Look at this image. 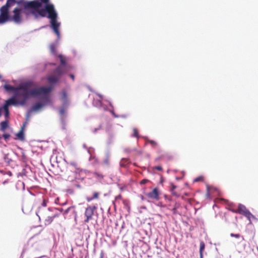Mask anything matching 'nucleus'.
<instances>
[{
    "mask_svg": "<svg viewBox=\"0 0 258 258\" xmlns=\"http://www.w3.org/2000/svg\"><path fill=\"white\" fill-rule=\"evenodd\" d=\"M49 0H34L32 1L24 2L23 6L25 10H31V13L38 18L46 17L50 19L51 27L58 37L60 33L58 28L60 23L57 22V14L55 10L54 6L52 4H48Z\"/></svg>",
    "mask_w": 258,
    "mask_h": 258,
    "instance_id": "obj_1",
    "label": "nucleus"
},
{
    "mask_svg": "<svg viewBox=\"0 0 258 258\" xmlns=\"http://www.w3.org/2000/svg\"><path fill=\"white\" fill-rule=\"evenodd\" d=\"M52 89L51 86L45 87H41L37 88L32 89L30 92H18L14 93V96L6 101L5 103L3 105L9 107L11 105H16L19 104L24 105L26 101L31 96H38L40 95H45L49 93Z\"/></svg>",
    "mask_w": 258,
    "mask_h": 258,
    "instance_id": "obj_2",
    "label": "nucleus"
},
{
    "mask_svg": "<svg viewBox=\"0 0 258 258\" xmlns=\"http://www.w3.org/2000/svg\"><path fill=\"white\" fill-rule=\"evenodd\" d=\"M36 85L33 81H29L27 82L21 83L19 85L18 87H14L13 86L6 85H5V88L8 91H14L15 93L18 92H30L32 88L35 87Z\"/></svg>",
    "mask_w": 258,
    "mask_h": 258,
    "instance_id": "obj_3",
    "label": "nucleus"
},
{
    "mask_svg": "<svg viewBox=\"0 0 258 258\" xmlns=\"http://www.w3.org/2000/svg\"><path fill=\"white\" fill-rule=\"evenodd\" d=\"M36 214L40 219L42 218L44 220L45 225L50 224L53 219L58 216V215L55 213L51 214L49 209L42 208H39Z\"/></svg>",
    "mask_w": 258,
    "mask_h": 258,
    "instance_id": "obj_4",
    "label": "nucleus"
},
{
    "mask_svg": "<svg viewBox=\"0 0 258 258\" xmlns=\"http://www.w3.org/2000/svg\"><path fill=\"white\" fill-rule=\"evenodd\" d=\"M232 211L244 215L250 222L251 219H255V217L246 209L245 206L239 204L237 210H232Z\"/></svg>",
    "mask_w": 258,
    "mask_h": 258,
    "instance_id": "obj_5",
    "label": "nucleus"
},
{
    "mask_svg": "<svg viewBox=\"0 0 258 258\" xmlns=\"http://www.w3.org/2000/svg\"><path fill=\"white\" fill-rule=\"evenodd\" d=\"M63 74L62 67H58L54 71V75L49 76L47 77L49 83L53 84L57 82L60 77Z\"/></svg>",
    "mask_w": 258,
    "mask_h": 258,
    "instance_id": "obj_6",
    "label": "nucleus"
},
{
    "mask_svg": "<svg viewBox=\"0 0 258 258\" xmlns=\"http://www.w3.org/2000/svg\"><path fill=\"white\" fill-rule=\"evenodd\" d=\"M97 209L95 206H88L85 210V216L86 219L84 220L85 223H88L89 221L92 219L94 215V211Z\"/></svg>",
    "mask_w": 258,
    "mask_h": 258,
    "instance_id": "obj_7",
    "label": "nucleus"
},
{
    "mask_svg": "<svg viewBox=\"0 0 258 258\" xmlns=\"http://www.w3.org/2000/svg\"><path fill=\"white\" fill-rule=\"evenodd\" d=\"M21 9L18 8L14 9L13 10L14 15L11 20L16 23H20L21 21Z\"/></svg>",
    "mask_w": 258,
    "mask_h": 258,
    "instance_id": "obj_8",
    "label": "nucleus"
},
{
    "mask_svg": "<svg viewBox=\"0 0 258 258\" xmlns=\"http://www.w3.org/2000/svg\"><path fill=\"white\" fill-rule=\"evenodd\" d=\"M148 198L155 200H159V191L157 188H154L151 192L146 194Z\"/></svg>",
    "mask_w": 258,
    "mask_h": 258,
    "instance_id": "obj_9",
    "label": "nucleus"
},
{
    "mask_svg": "<svg viewBox=\"0 0 258 258\" xmlns=\"http://www.w3.org/2000/svg\"><path fill=\"white\" fill-rule=\"evenodd\" d=\"M9 7L5 5H4L0 9L1 14L2 16L6 17L8 19H10L9 15Z\"/></svg>",
    "mask_w": 258,
    "mask_h": 258,
    "instance_id": "obj_10",
    "label": "nucleus"
},
{
    "mask_svg": "<svg viewBox=\"0 0 258 258\" xmlns=\"http://www.w3.org/2000/svg\"><path fill=\"white\" fill-rule=\"evenodd\" d=\"M96 95L98 96L100 99H94L93 101V104L96 107H100L102 106V102L101 99H102L103 96L98 93L96 94Z\"/></svg>",
    "mask_w": 258,
    "mask_h": 258,
    "instance_id": "obj_11",
    "label": "nucleus"
},
{
    "mask_svg": "<svg viewBox=\"0 0 258 258\" xmlns=\"http://www.w3.org/2000/svg\"><path fill=\"white\" fill-rule=\"evenodd\" d=\"M25 126V124H23V126H22L20 131L18 133H17L16 135L17 137L21 140H23L24 139V130Z\"/></svg>",
    "mask_w": 258,
    "mask_h": 258,
    "instance_id": "obj_12",
    "label": "nucleus"
},
{
    "mask_svg": "<svg viewBox=\"0 0 258 258\" xmlns=\"http://www.w3.org/2000/svg\"><path fill=\"white\" fill-rule=\"evenodd\" d=\"M99 193L97 191H95L93 192V196L91 197H87L86 201L88 202H90L93 201L94 199H98L99 198Z\"/></svg>",
    "mask_w": 258,
    "mask_h": 258,
    "instance_id": "obj_13",
    "label": "nucleus"
},
{
    "mask_svg": "<svg viewBox=\"0 0 258 258\" xmlns=\"http://www.w3.org/2000/svg\"><path fill=\"white\" fill-rule=\"evenodd\" d=\"M110 157L108 154H107L103 159L102 164L106 166H109L110 165Z\"/></svg>",
    "mask_w": 258,
    "mask_h": 258,
    "instance_id": "obj_14",
    "label": "nucleus"
},
{
    "mask_svg": "<svg viewBox=\"0 0 258 258\" xmlns=\"http://www.w3.org/2000/svg\"><path fill=\"white\" fill-rule=\"evenodd\" d=\"M17 3L18 4H20L22 2L21 1H18L16 2V0H7L6 4H5L6 6H8L9 8L13 6L15 3Z\"/></svg>",
    "mask_w": 258,
    "mask_h": 258,
    "instance_id": "obj_15",
    "label": "nucleus"
},
{
    "mask_svg": "<svg viewBox=\"0 0 258 258\" xmlns=\"http://www.w3.org/2000/svg\"><path fill=\"white\" fill-rule=\"evenodd\" d=\"M205 245L204 242L203 241L200 242V258H203V252L205 249Z\"/></svg>",
    "mask_w": 258,
    "mask_h": 258,
    "instance_id": "obj_16",
    "label": "nucleus"
},
{
    "mask_svg": "<svg viewBox=\"0 0 258 258\" xmlns=\"http://www.w3.org/2000/svg\"><path fill=\"white\" fill-rule=\"evenodd\" d=\"M0 130L5 131L8 127V121L7 120L2 121L0 124Z\"/></svg>",
    "mask_w": 258,
    "mask_h": 258,
    "instance_id": "obj_17",
    "label": "nucleus"
},
{
    "mask_svg": "<svg viewBox=\"0 0 258 258\" xmlns=\"http://www.w3.org/2000/svg\"><path fill=\"white\" fill-rule=\"evenodd\" d=\"M58 57H59V59H60V63H61V66L60 67H62V68H63V73H64V66H65L66 64V59H65V58L61 54H59L58 55Z\"/></svg>",
    "mask_w": 258,
    "mask_h": 258,
    "instance_id": "obj_18",
    "label": "nucleus"
},
{
    "mask_svg": "<svg viewBox=\"0 0 258 258\" xmlns=\"http://www.w3.org/2000/svg\"><path fill=\"white\" fill-rule=\"evenodd\" d=\"M42 106H43L42 104H41L40 103H36L33 106L32 108H33V110L36 111V110H38V109H40L41 108H42Z\"/></svg>",
    "mask_w": 258,
    "mask_h": 258,
    "instance_id": "obj_19",
    "label": "nucleus"
},
{
    "mask_svg": "<svg viewBox=\"0 0 258 258\" xmlns=\"http://www.w3.org/2000/svg\"><path fill=\"white\" fill-rule=\"evenodd\" d=\"M128 163V159L127 158H122L120 162V166L121 167H125L126 164Z\"/></svg>",
    "mask_w": 258,
    "mask_h": 258,
    "instance_id": "obj_20",
    "label": "nucleus"
},
{
    "mask_svg": "<svg viewBox=\"0 0 258 258\" xmlns=\"http://www.w3.org/2000/svg\"><path fill=\"white\" fill-rule=\"evenodd\" d=\"M176 188V186L175 185L172 184L171 185L170 190L172 192V195H173L174 196H175L176 197H179V195L177 194L176 191H175V189Z\"/></svg>",
    "mask_w": 258,
    "mask_h": 258,
    "instance_id": "obj_21",
    "label": "nucleus"
},
{
    "mask_svg": "<svg viewBox=\"0 0 258 258\" xmlns=\"http://www.w3.org/2000/svg\"><path fill=\"white\" fill-rule=\"evenodd\" d=\"M3 110L5 111V116L6 118H8L9 117V108L6 106H3Z\"/></svg>",
    "mask_w": 258,
    "mask_h": 258,
    "instance_id": "obj_22",
    "label": "nucleus"
},
{
    "mask_svg": "<svg viewBox=\"0 0 258 258\" xmlns=\"http://www.w3.org/2000/svg\"><path fill=\"white\" fill-rule=\"evenodd\" d=\"M76 174H77V173H76V171L73 172V175L69 176L68 177V180L69 181H73L76 178Z\"/></svg>",
    "mask_w": 258,
    "mask_h": 258,
    "instance_id": "obj_23",
    "label": "nucleus"
},
{
    "mask_svg": "<svg viewBox=\"0 0 258 258\" xmlns=\"http://www.w3.org/2000/svg\"><path fill=\"white\" fill-rule=\"evenodd\" d=\"M9 19L7 18L6 17L2 16L1 14H0V24H4Z\"/></svg>",
    "mask_w": 258,
    "mask_h": 258,
    "instance_id": "obj_24",
    "label": "nucleus"
},
{
    "mask_svg": "<svg viewBox=\"0 0 258 258\" xmlns=\"http://www.w3.org/2000/svg\"><path fill=\"white\" fill-rule=\"evenodd\" d=\"M147 142L150 144L153 147H156L158 145L157 143L154 140H148Z\"/></svg>",
    "mask_w": 258,
    "mask_h": 258,
    "instance_id": "obj_25",
    "label": "nucleus"
},
{
    "mask_svg": "<svg viewBox=\"0 0 258 258\" xmlns=\"http://www.w3.org/2000/svg\"><path fill=\"white\" fill-rule=\"evenodd\" d=\"M133 137L138 138H139V133L138 131L136 128H134L133 129V134L132 135Z\"/></svg>",
    "mask_w": 258,
    "mask_h": 258,
    "instance_id": "obj_26",
    "label": "nucleus"
},
{
    "mask_svg": "<svg viewBox=\"0 0 258 258\" xmlns=\"http://www.w3.org/2000/svg\"><path fill=\"white\" fill-rule=\"evenodd\" d=\"M50 50L52 53L55 54L56 52V47H55V45H54V44L50 45Z\"/></svg>",
    "mask_w": 258,
    "mask_h": 258,
    "instance_id": "obj_27",
    "label": "nucleus"
},
{
    "mask_svg": "<svg viewBox=\"0 0 258 258\" xmlns=\"http://www.w3.org/2000/svg\"><path fill=\"white\" fill-rule=\"evenodd\" d=\"M93 175L95 177H97V178H98L99 179H102L103 178V176L101 174H99V173L95 172V173H94Z\"/></svg>",
    "mask_w": 258,
    "mask_h": 258,
    "instance_id": "obj_28",
    "label": "nucleus"
},
{
    "mask_svg": "<svg viewBox=\"0 0 258 258\" xmlns=\"http://www.w3.org/2000/svg\"><path fill=\"white\" fill-rule=\"evenodd\" d=\"M47 202V201L45 199H43L42 206L44 208H43L42 209H45V207H46Z\"/></svg>",
    "mask_w": 258,
    "mask_h": 258,
    "instance_id": "obj_29",
    "label": "nucleus"
},
{
    "mask_svg": "<svg viewBox=\"0 0 258 258\" xmlns=\"http://www.w3.org/2000/svg\"><path fill=\"white\" fill-rule=\"evenodd\" d=\"M230 236L231 237H234L236 238H239L240 237V235L239 234H234V233H231Z\"/></svg>",
    "mask_w": 258,
    "mask_h": 258,
    "instance_id": "obj_30",
    "label": "nucleus"
},
{
    "mask_svg": "<svg viewBox=\"0 0 258 258\" xmlns=\"http://www.w3.org/2000/svg\"><path fill=\"white\" fill-rule=\"evenodd\" d=\"M3 137H4L5 140H7L10 137V135L9 134H4L3 135Z\"/></svg>",
    "mask_w": 258,
    "mask_h": 258,
    "instance_id": "obj_31",
    "label": "nucleus"
},
{
    "mask_svg": "<svg viewBox=\"0 0 258 258\" xmlns=\"http://www.w3.org/2000/svg\"><path fill=\"white\" fill-rule=\"evenodd\" d=\"M203 178L202 176L198 177L194 179V182H198L203 180Z\"/></svg>",
    "mask_w": 258,
    "mask_h": 258,
    "instance_id": "obj_32",
    "label": "nucleus"
},
{
    "mask_svg": "<svg viewBox=\"0 0 258 258\" xmlns=\"http://www.w3.org/2000/svg\"><path fill=\"white\" fill-rule=\"evenodd\" d=\"M149 181V180L146 179H144L141 181L140 184H145Z\"/></svg>",
    "mask_w": 258,
    "mask_h": 258,
    "instance_id": "obj_33",
    "label": "nucleus"
},
{
    "mask_svg": "<svg viewBox=\"0 0 258 258\" xmlns=\"http://www.w3.org/2000/svg\"><path fill=\"white\" fill-rule=\"evenodd\" d=\"M153 168L155 169H157V170H158L159 171H162V168L160 166H155V167H154Z\"/></svg>",
    "mask_w": 258,
    "mask_h": 258,
    "instance_id": "obj_34",
    "label": "nucleus"
},
{
    "mask_svg": "<svg viewBox=\"0 0 258 258\" xmlns=\"http://www.w3.org/2000/svg\"><path fill=\"white\" fill-rule=\"evenodd\" d=\"M172 211L173 212V214L174 215H176L177 213V209H176V207H174L172 209Z\"/></svg>",
    "mask_w": 258,
    "mask_h": 258,
    "instance_id": "obj_35",
    "label": "nucleus"
},
{
    "mask_svg": "<svg viewBox=\"0 0 258 258\" xmlns=\"http://www.w3.org/2000/svg\"><path fill=\"white\" fill-rule=\"evenodd\" d=\"M70 165L74 167H76L77 166V163L76 162H71Z\"/></svg>",
    "mask_w": 258,
    "mask_h": 258,
    "instance_id": "obj_36",
    "label": "nucleus"
},
{
    "mask_svg": "<svg viewBox=\"0 0 258 258\" xmlns=\"http://www.w3.org/2000/svg\"><path fill=\"white\" fill-rule=\"evenodd\" d=\"M62 95V97H63V99H66V97H67V93H66V92H63Z\"/></svg>",
    "mask_w": 258,
    "mask_h": 258,
    "instance_id": "obj_37",
    "label": "nucleus"
},
{
    "mask_svg": "<svg viewBox=\"0 0 258 258\" xmlns=\"http://www.w3.org/2000/svg\"><path fill=\"white\" fill-rule=\"evenodd\" d=\"M59 112L60 114L62 115L64 113V110L63 109H61V110H60Z\"/></svg>",
    "mask_w": 258,
    "mask_h": 258,
    "instance_id": "obj_38",
    "label": "nucleus"
},
{
    "mask_svg": "<svg viewBox=\"0 0 258 258\" xmlns=\"http://www.w3.org/2000/svg\"><path fill=\"white\" fill-rule=\"evenodd\" d=\"M70 210V208H68L67 210H66L64 211V213L63 214H67V213H68L69 211Z\"/></svg>",
    "mask_w": 258,
    "mask_h": 258,
    "instance_id": "obj_39",
    "label": "nucleus"
},
{
    "mask_svg": "<svg viewBox=\"0 0 258 258\" xmlns=\"http://www.w3.org/2000/svg\"><path fill=\"white\" fill-rule=\"evenodd\" d=\"M180 206V204H178V203H176L175 204V206H174V207H176V209H177V208H178Z\"/></svg>",
    "mask_w": 258,
    "mask_h": 258,
    "instance_id": "obj_40",
    "label": "nucleus"
},
{
    "mask_svg": "<svg viewBox=\"0 0 258 258\" xmlns=\"http://www.w3.org/2000/svg\"><path fill=\"white\" fill-rule=\"evenodd\" d=\"M3 111V106H2V107H0V117L2 115V113Z\"/></svg>",
    "mask_w": 258,
    "mask_h": 258,
    "instance_id": "obj_41",
    "label": "nucleus"
},
{
    "mask_svg": "<svg viewBox=\"0 0 258 258\" xmlns=\"http://www.w3.org/2000/svg\"><path fill=\"white\" fill-rule=\"evenodd\" d=\"M121 198V195H118V196L116 197L115 198V200H117L118 199H120Z\"/></svg>",
    "mask_w": 258,
    "mask_h": 258,
    "instance_id": "obj_42",
    "label": "nucleus"
},
{
    "mask_svg": "<svg viewBox=\"0 0 258 258\" xmlns=\"http://www.w3.org/2000/svg\"><path fill=\"white\" fill-rule=\"evenodd\" d=\"M70 77L73 80H74V76L73 75H70Z\"/></svg>",
    "mask_w": 258,
    "mask_h": 258,
    "instance_id": "obj_43",
    "label": "nucleus"
},
{
    "mask_svg": "<svg viewBox=\"0 0 258 258\" xmlns=\"http://www.w3.org/2000/svg\"><path fill=\"white\" fill-rule=\"evenodd\" d=\"M168 158H169V159H173V156L170 155V156L168 157Z\"/></svg>",
    "mask_w": 258,
    "mask_h": 258,
    "instance_id": "obj_44",
    "label": "nucleus"
},
{
    "mask_svg": "<svg viewBox=\"0 0 258 258\" xmlns=\"http://www.w3.org/2000/svg\"><path fill=\"white\" fill-rule=\"evenodd\" d=\"M100 258H103V253L102 252L101 253Z\"/></svg>",
    "mask_w": 258,
    "mask_h": 258,
    "instance_id": "obj_45",
    "label": "nucleus"
},
{
    "mask_svg": "<svg viewBox=\"0 0 258 258\" xmlns=\"http://www.w3.org/2000/svg\"><path fill=\"white\" fill-rule=\"evenodd\" d=\"M57 209L60 212H62V208Z\"/></svg>",
    "mask_w": 258,
    "mask_h": 258,
    "instance_id": "obj_46",
    "label": "nucleus"
},
{
    "mask_svg": "<svg viewBox=\"0 0 258 258\" xmlns=\"http://www.w3.org/2000/svg\"><path fill=\"white\" fill-rule=\"evenodd\" d=\"M9 173H9V175H12L11 172H9Z\"/></svg>",
    "mask_w": 258,
    "mask_h": 258,
    "instance_id": "obj_47",
    "label": "nucleus"
},
{
    "mask_svg": "<svg viewBox=\"0 0 258 258\" xmlns=\"http://www.w3.org/2000/svg\"><path fill=\"white\" fill-rule=\"evenodd\" d=\"M242 238L243 240H244V237L243 236H242Z\"/></svg>",
    "mask_w": 258,
    "mask_h": 258,
    "instance_id": "obj_48",
    "label": "nucleus"
}]
</instances>
